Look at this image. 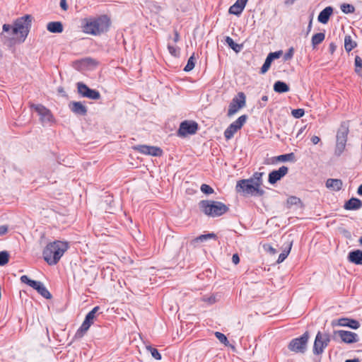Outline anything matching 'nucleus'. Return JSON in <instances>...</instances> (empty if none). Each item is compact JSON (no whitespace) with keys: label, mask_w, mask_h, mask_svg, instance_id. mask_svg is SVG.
Masks as SVG:
<instances>
[{"label":"nucleus","mask_w":362,"mask_h":362,"mask_svg":"<svg viewBox=\"0 0 362 362\" xmlns=\"http://www.w3.org/2000/svg\"><path fill=\"white\" fill-rule=\"evenodd\" d=\"M31 22L32 16L25 15L16 19L13 25L4 24L1 35L11 44L23 42L28 35Z\"/></svg>","instance_id":"nucleus-1"},{"label":"nucleus","mask_w":362,"mask_h":362,"mask_svg":"<svg viewBox=\"0 0 362 362\" xmlns=\"http://www.w3.org/2000/svg\"><path fill=\"white\" fill-rule=\"evenodd\" d=\"M263 175L264 173L256 172L250 179L238 181L236 191L243 195L262 196L264 194V190L262 189Z\"/></svg>","instance_id":"nucleus-2"},{"label":"nucleus","mask_w":362,"mask_h":362,"mask_svg":"<svg viewBox=\"0 0 362 362\" xmlns=\"http://www.w3.org/2000/svg\"><path fill=\"white\" fill-rule=\"evenodd\" d=\"M69 247L66 241L55 240L48 243L42 252L45 261L49 265L57 264Z\"/></svg>","instance_id":"nucleus-3"},{"label":"nucleus","mask_w":362,"mask_h":362,"mask_svg":"<svg viewBox=\"0 0 362 362\" xmlns=\"http://www.w3.org/2000/svg\"><path fill=\"white\" fill-rule=\"evenodd\" d=\"M83 31L85 33L98 35L107 30L110 21L106 16H101L95 19H85Z\"/></svg>","instance_id":"nucleus-4"},{"label":"nucleus","mask_w":362,"mask_h":362,"mask_svg":"<svg viewBox=\"0 0 362 362\" xmlns=\"http://www.w3.org/2000/svg\"><path fill=\"white\" fill-rule=\"evenodd\" d=\"M199 206L202 212L210 217L221 216L229 209L225 204L213 200H202Z\"/></svg>","instance_id":"nucleus-5"},{"label":"nucleus","mask_w":362,"mask_h":362,"mask_svg":"<svg viewBox=\"0 0 362 362\" xmlns=\"http://www.w3.org/2000/svg\"><path fill=\"white\" fill-rule=\"evenodd\" d=\"M309 334L305 332L302 336L292 339L288 348L291 351L303 354L306 351Z\"/></svg>","instance_id":"nucleus-6"},{"label":"nucleus","mask_w":362,"mask_h":362,"mask_svg":"<svg viewBox=\"0 0 362 362\" xmlns=\"http://www.w3.org/2000/svg\"><path fill=\"white\" fill-rule=\"evenodd\" d=\"M22 283L26 284L40 293L42 297L46 299H50L52 298L51 293L45 286V285L38 281L31 280L26 275H23L21 277Z\"/></svg>","instance_id":"nucleus-7"},{"label":"nucleus","mask_w":362,"mask_h":362,"mask_svg":"<svg viewBox=\"0 0 362 362\" xmlns=\"http://www.w3.org/2000/svg\"><path fill=\"white\" fill-rule=\"evenodd\" d=\"M330 336L329 334L318 332L316 334L313 345L314 354H322L324 351V349L328 346Z\"/></svg>","instance_id":"nucleus-8"},{"label":"nucleus","mask_w":362,"mask_h":362,"mask_svg":"<svg viewBox=\"0 0 362 362\" xmlns=\"http://www.w3.org/2000/svg\"><path fill=\"white\" fill-rule=\"evenodd\" d=\"M246 103V97L245 95L240 92L239 93L237 96L233 98L232 101L230 102L228 110V116L232 117L235 113H237L239 110L243 108L245 106Z\"/></svg>","instance_id":"nucleus-9"},{"label":"nucleus","mask_w":362,"mask_h":362,"mask_svg":"<svg viewBox=\"0 0 362 362\" xmlns=\"http://www.w3.org/2000/svg\"><path fill=\"white\" fill-rule=\"evenodd\" d=\"M247 117L245 115L239 117L235 122L231 123L224 132L225 138L227 140L233 137L234 134L240 130L246 122Z\"/></svg>","instance_id":"nucleus-10"},{"label":"nucleus","mask_w":362,"mask_h":362,"mask_svg":"<svg viewBox=\"0 0 362 362\" xmlns=\"http://www.w3.org/2000/svg\"><path fill=\"white\" fill-rule=\"evenodd\" d=\"M348 133H349L348 129H344V130L339 131L337 133V143H336V146H335V150H334V154L337 156H341L345 150L346 141H347Z\"/></svg>","instance_id":"nucleus-11"},{"label":"nucleus","mask_w":362,"mask_h":362,"mask_svg":"<svg viewBox=\"0 0 362 362\" xmlns=\"http://www.w3.org/2000/svg\"><path fill=\"white\" fill-rule=\"evenodd\" d=\"M77 88L78 93L83 97L92 100H98L100 98V94L98 90L89 88L83 83H78Z\"/></svg>","instance_id":"nucleus-12"},{"label":"nucleus","mask_w":362,"mask_h":362,"mask_svg":"<svg viewBox=\"0 0 362 362\" xmlns=\"http://www.w3.org/2000/svg\"><path fill=\"white\" fill-rule=\"evenodd\" d=\"M134 149L144 155L160 156L163 154V151L160 148L153 146L138 145L134 146Z\"/></svg>","instance_id":"nucleus-13"},{"label":"nucleus","mask_w":362,"mask_h":362,"mask_svg":"<svg viewBox=\"0 0 362 362\" xmlns=\"http://www.w3.org/2000/svg\"><path fill=\"white\" fill-rule=\"evenodd\" d=\"M198 129V125L195 122L185 121L180 124L178 134L185 136L188 134H194Z\"/></svg>","instance_id":"nucleus-14"},{"label":"nucleus","mask_w":362,"mask_h":362,"mask_svg":"<svg viewBox=\"0 0 362 362\" xmlns=\"http://www.w3.org/2000/svg\"><path fill=\"white\" fill-rule=\"evenodd\" d=\"M288 172V167L283 165L280 167L278 170H273L269 174L268 182L274 185L277 181L280 180L282 177H284Z\"/></svg>","instance_id":"nucleus-15"},{"label":"nucleus","mask_w":362,"mask_h":362,"mask_svg":"<svg viewBox=\"0 0 362 362\" xmlns=\"http://www.w3.org/2000/svg\"><path fill=\"white\" fill-rule=\"evenodd\" d=\"M40 117L42 122H51L53 119V115L49 110L42 105H35L32 106Z\"/></svg>","instance_id":"nucleus-16"},{"label":"nucleus","mask_w":362,"mask_h":362,"mask_svg":"<svg viewBox=\"0 0 362 362\" xmlns=\"http://www.w3.org/2000/svg\"><path fill=\"white\" fill-rule=\"evenodd\" d=\"M336 334H338L343 342L346 344H352L358 341L357 334L350 331L339 330Z\"/></svg>","instance_id":"nucleus-17"},{"label":"nucleus","mask_w":362,"mask_h":362,"mask_svg":"<svg viewBox=\"0 0 362 362\" xmlns=\"http://www.w3.org/2000/svg\"><path fill=\"white\" fill-rule=\"evenodd\" d=\"M69 107L76 115H86L87 113L86 107L81 102H71Z\"/></svg>","instance_id":"nucleus-18"},{"label":"nucleus","mask_w":362,"mask_h":362,"mask_svg":"<svg viewBox=\"0 0 362 362\" xmlns=\"http://www.w3.org/2000/svg\"><path fill=\"white\" fill-rule=\"evenodd\" d=\"M245 0H237L236 2L232 5L229 8V13L239 16L245 7Z\"/></svg>","instance_id":"nucleus-19"},{"label":"nucleus","mask_w":362,"mask_h":362,"mask_svg":"<svg viewBox=\"0 0 362 362\" xmlns=\"http://www.w3.org/2000/svg\"><path fill=\"white\" fill-rule=\"evenodd\" d=\"M326 187L332 191H339L343 185V182L340 179H327L325 183Z\"/></svg>","instance_id":"nucleus-20"},{"label":"nucleus","mask_w":362,"mask_h":362,"mask_svg":"<svg viewBox=\"0 0 362 362\" xmlns=\"http://www.w3.org/2000/svg\"><path fill=\"white\" fill-rule=\"evenodd\" d=\"M348 260L357 265H362V250H356L349 253Z\"/></svg>","instance_id":"nucleus-21"},{"label":"nucleus","mask_w":362,"mask_h":362,"mask_svg":"<svg viewBox=\"0 0 362 362\" xmlns=\"http://www.w3.org/2000/svg\"><path fill=\"white\" fill-rule=\"evenodd\" d=\"M333 13V8L331 6H327L324 8L319 14L317 20L320 23L326 24L330 16Z\"/></svg>","instance_id":"nucleus-22"},{"label":"nucleus","mask_w":362,"mask_h":362,"mask_svg":"<svg viewBox=\"0 0 362 362\" xmlns=\"http://www.w3.org/2000/svg\"><path fill=\"white\" fill-rule=\"evenodd\" d=\"M362 202L357 198H351L344 204V209L346 210H357L361 208Z\"/></svg>","instance_id":"nucleus-23"},{"label":"nucleus","mask_w":362,"mask_h":362,"mask_svg":"<svg viewBox=\"0 0 362 362\" xmlns=\"http://www.w3.org/2000/svg\"><path fill=\"white\" fill-rule=\"evenodd\" d=\"M47 29L52 33H62L63 32V25L60 21H52L47 24Z\"/></svg>","instance_id":"nucleus-24"},{"label":"nucleus","mask_w":362,"mask_h":362,"mask_svg":"<svg viewBox=\"0 0 362 362\" xmlns=\"http://www.w3.org/2000/svg\"><path fill=\"white\" fill-rule=\"evenodd\" d=\"M295 160V155L293 153H290L287 154L280 155L276 157L272 158V161L271 163H274L276 162H286V161H294Z\"/></svg>","instance_id":"nucleus-25"},{"label":"nucleus","mask_w":362,"mask_h":362,"mask_svg":"<svg viewBox=\"0 0 362 362\" xmlns=\"http://www.w3.org/2000/svg\"><path fill=\"white\" fill-rule=\"evenodd\" d=\"M339 325L340 326H346L352 329H356L360 327V324L355 320H349L346 318H342L339 320Z\"/></svg>","instance_id":"nucleus-26"},{"label":"nucleus","mask_w":362,"mask_h":362,"mask_svg":"<svg viewBox=\"0 0 362 362\" xmlns=\"http://www.w3.org/2000/svg\"><path fill=\"white\" fill-rule=\"evenodd\" d=\"M274 90L276 93H286L289 90V87L286 83L278 81L274 85Z\"/></svg>","instance_id":"nucleus-27"},{"label":"nucleus","mask_w":362,"mask_h":362,"mask_svg":"<svg viewBox=\"0 0 362 362\" xmlns=\"http://www.w3.org/2000/svg\"><path fill=\"white\" fill-rule=\"evenodd\" d=\"M357 44L354 41L350 35H346L344 37V48L348 52H351L356 47Z\"/></svg>","instance_id":"nucleus-28"},{"label":"nucleus","mask_w":362,"mask_h":362,"mask_svg":"<svg viewBox=\"0 0 362 362\" xmlns=\"http://www.w3.org/2000/svg\"><path fill=\"white\" fill-rule=\"evenodd\" d=\"M91 325L92 324L90 323L89 321H86V320H84L81 326L78 329L76 334L80 337H82L88 330Z\"/></svg>","instance_id":"nucleus-29"},{"label":"nucleus","mask_w":362,"mask_h":362,"mask_svg":"<svg viewBox=\"0 0 362 362\" xmlns=\"http://www.w3.org/2000/svg\"><path fill=\"white\" fill-rule=\"evenodd\" d=\"M325 35L323 33L315 34L312 37V45L313 47L321 43L325 40Z\"/></svg>","instance_id":"nucleus-30"},{"label":"nucleus","mask_w":362,"mask_h":362,"mask_svg":"<svg viewBox=\"0 0 362 362\" xmlns=\"http://www.w3.org/2000/svg\"><path fill=\"white\" fill-rule=\"evenodd\" d=\"M216 235L214 233H208V234L201 235L197 237L196 238H194L193 240V241L194 243H197L199 241L203 242V241H206L209 239H216Z\"/></svg>","instance_id":"nucleus-31"},{"label":"nucleus","mask_w":362,"mask_h":362,"mask_svg":"<svg viewBox=\"0 0 362 362\" xmlns=\"http://www.w3.org/2000/svg\"><path fill=\"white\" fill-rule=\"evenodd\" d=\"M292 244L293 243L291 242L288 245V247H287V250H284L279 255V257H278V259H277V262L278 263H281L282 262L284 261V259L288 257V255H289L290 253V251L291 250V247H292Z\"/></svg>","instance_id":"nucleus-32"},{"label":"nucleus","mask_w":362,"mask_h":362,"mask_svg":"<svg viewBox=\"0 0 362 362\" xmlns=\"http://www.w3.org/2000/svg\"><path fill=\"white\" fill-rule=\"evenodd\" d=\"M226 42L235 52H240L241 46L238 44L235 43L233 40L230 37L227 36L226 37Z\"/></svg>","instance_id":"nucleus-33"},{"label":"nucleus","mask_w":362,"mask_h":362,"mask_svg":"<svg viewBox=\"0 0 362 362\" xmlns=\"http://www.w3.org/2000/svg\"><path fill=\"white\" fill-rule=\"evenodd\" d=\"M195 62H196V59H195V57H194V54H193L188 59L187 63L186 66L184 68V71H186V72L192 71L194 68Z\"/></svg>","instance_id":"nucleus-34"},{"label":"nucleus","mask_w":362,"mask_h":362,"mask_svg":"<svg viewBox=\"0 0 362 362\" xmlns=\"http://www.w3.org/2000/svg\"><path fill=\"white\" fill-rule=\"evenodd\" d=\"M341 11L344 13H353L355 11V7L349 4H343L340 7Z\"/></svg>","instance_id":"nucleus-35"},{"label":"nucleus","mask_w":362,"mask_h":362,"mask_svg":"<svg viewBox=\"0 0 362 362\" xmlns=\"http://www.w3.org/2000/svg\"><path fill=\"white\" fill-rule=\"evenodd\" d=\"M355 71L360 76H362V59L359 56L355 57Z\"/></svg>","instance_id":"nucleus-36"},{"label":"nucleus","mask_w":362,"mask_h":362,"mask_svg":"<svg viewBox=\"0 0 362 362\" xmlns=\"http://www.w3.org/2000/svg\"><path fill=\"white\" fill-rule=\"evenodd\" d=\"M99 310V307L98 306H96L95 308H93L92 309V310H90L86 316V318L85 320H86V321H89L90 323L93 324V320L95 317V313L96 312Z\"/></svg>","instance_id":"nucleus-37"},{"label":"nucleus","mask_w":362,"mask_h":362,"mask_svg":"<svg viewBox=\"0 0 362 362\" xmlns=\"http://www.w3.org/2000/svg\"><path fill=\"white\" fill-rule=\"evenodd\" d=\"M9 259V254L6 251L0 252V266L6 264Z\"/></svg>","instance_id":"nucleus-38"},{"label":"nucleus","mask_w":362,"mask_h":362,"mask_svg":"<svg viewBox=\"0 0 362 362\" xmlns=\"http://www.w3.org/2000/svg\"><path fill=\"white\" fill-rule=\"evenodd\" d=\"M272 62V60L270 59V57H267L265 62L261 68L260 73L262 74H265L270 68Z\"/></svg>","instance_id":"nucleus-39"},{"label":"nucleus","mask_w":362,"mask_h":362,"mask_svg":"<svg viewBox=\"0 0 362 362\" xmlns=\"http://www.w3.org/2000/svg\"><path fill=\"white\" fill-rule=\"evenodd\" d=\"M147 350H148L150 351V353L151 354V356L156 360H160L161 359V355L158 352V351L155 349V348H153L150 346H147L146 347Z\"/></svg>","instance_id":"nucleus-40"},{"label":"nucleus","mask_w":362,"mask_h":362,"mask_svg":"<svg viewBox=\"0 0 362 362\" xmlns=\"http://www.w3.org/2000/svg\"><path fill=\"white\" fill-rule=\"evenodd\" d=\"M200 189L202 192L206 194H211L214 192L213 188L206 184H202L201 185Z\"/></svg>","instance_id":"nucleus-41"},{"label":"nucleus","mask_w":362,"mask_h":362,"mask_svg":"<svg viewBox=\"0 0 362 362\" xmlns=\"http://www.w3.org/2000/svg\"><path fill=\"white\" fill-rule=\"evenodd\" d=\"M287 204L290 206L292 205H300L301 204V201L298 197L292 196L288 198Z\"/></svg>","instance_id":"nucleus-42"},{"label":"nucleus","mask_w":362,"mask_h":362,"mask_svg":"<svg viewBox=\"0 0 362 362\" xmlns=\"http://www.w3.org/2000/svg\"><path fill=\"white\" fill-rule=\"evenodd\" d=\"M305 114V110L301 108L295 109L291 111V115L295 118H300L302 117Z\"/></svg>","instance_id":"nucleus-43"},{"label":"nucleus","mask_w":362,"mask_h":362,"mask_svg":"<svg viewBox=\"0 0 362 362\" xmlns=\"http://www.w3.org/2000/svg\"><path fill=\"white\" fill-rule=\"evenodd\" d=\"M215 336L216 337V338L222 343V344H224L225 345H227L228 344V341L227 339V337H226L225 334H223V333H221L219 332H215Z\"/></svg>","instance_id":"nucleus-44"},{"label":"nucleus","mask_w":362,"mask_h":362,"mask_svg":"<svg viewBox=\"0 0 362 362\" xmlns=\"http://www.w3.org/2000/svg\"><path fill=\"white\" fill-rule=\"evenodd\" d=\"M169 52L174 57H177L180 54V50L177 47L169 45L168 46Z\"/></svg>","instance_id":"nucleus-45"},{"label":"nucleus","mask_w":362,"mask_h":362,"mask_svg":"<svg viewBox=\"0 0 362 362\" xmlns=\"http://www.w3.org/2000/svg\"><path fill=\"white\" fill-rule=\"evenodd\" d=\"M282 54V51H278L274 52L269 53L267 57H270V59L273 61L275 59H279Z\"/></svg>","instance_id":"nucleus-46"},{"label":"nucleus","mask_w":362,"mask_h":362,"mask_svg":"<svg viewBox=\"0 0 362 362\" xmlns=\"http://www.w3.org/2000/svg\"><path fill=\"white\" fill-rule=\"evenodd\" d=\"M263 247L265 250L271 252L272 254L276 253V250L272 245L267 244V245H264Z\"/></svg>","instance_id":"nucleus-47"},{"label":"nucleus","mask_w":362,"mask_h":362,"mask_svg":"<svg viewBox=\"0 0 362 362\" xmlns=\"http://www.w3.org/2000/svg\"><path fill=\"white\" fill-rule=\"evenodd\" d=\"M8 232V226L6 225H0V235H3Z\"/></svg>","instance_id":"nucleus-48"},{"label":"nucleus","mask_w":362,"mask_h":362,"mask_svg":"<svg viewBox=\"0 0 362 362\" xmlns=\"http://www.w3.org/2000/svg\"><path fill=\"white\" fill-rule=\"evenodd\" d=\"M232 262L235 264H238L240 262V257L238 254H234L232 257Z\"/></svg>","instance_id":"nucleus-49"},{"label":"nucleus","mask_w":362,"mask_h":362,"mask_svg":"<svg viewBox=\"0 0 362 362\" xmlns=\"http://www.w3.org/2000/svg\"><path fill=\"white\" fill-rule=\"evenodd\" d=\"M293 57V49H290L289 51L284 55V59H290Z\"/></svg>","instance_id":"nucleus-50"},{"label":"nucleus","mask_w":362,"mask_h":362,"mask_svg":"<svg viewBox=\"0 0 362 362\" xmlns=\"http://www.w3.org/2000/svg\"><path fill=\"white\" fill-rule=\"evenodd\" d=\"M311 141L313 144H317L320 141V139L317 136H313L311 137Z\"/></svg>","instance_id":"nucleus-51"},{"label":"nucleus","mask_w":362,"mask_h":362,"mask_svg":"<svg viewBox=\"0 0 362 362\" xmlns=\"http://www.w3.org/2000/svg\"><path fill=\"white\" fill-rule=\"evenodd\" d=\"M60 6L63 10L66 11L67 9L66 1L61 0L60 1Z\"/></svg>","instance_id":"nucleus-52"},{"label":"nucleus","mask_w":362,"mask_h":362,"mask_svg":"<svg viewBox=\"0 0 362 362\" xmlns=\"http://www.w3.org/2000/svg\"><path fill=\"white\" fill-rule=\"evenodd\" d=\"M336 50V45L334 43L332 42L329 44V51L332 54H333Z\"/></svg>","instance_id":"nucleus-53"},{"label":"nucleus","mask_w":362,"mask_h":362,"mask_svg":"<svg viewBox=\"0 0 362 362\" xmlns=\"http://www.w3.org/2000/svg\"><path fill=\"white\" fill-rule=\"evenodd\" d=\"M180 40V35H179V33H177V31H175V37L173 38V42L175 43H177L178 41Z\"/></svg>","instance_id":"nucleus-54"},{"label":"nucleus","mask_w":362,"mask_h":362,"mask_svg":"<svg viewBox=\"0 0 362 362\" xmlns=\"http://www.w3.org/2000/svg\"><path fill=\"white\" fill-rule=\"evenodd\" d=\"M357 193L359 195L362 196V184L361 185H359V187H358Z\"/></svg>","instance_id":"nucleus-55"},{"label":"nucleus","mask_w":362,"mask_h":362,"mask_svg":"<svg viewBox=\"0 0 362 362\" xmlns=\"http://www.w3.org/2000/svg\"><path fill=\"white\" fill-rule=\"evenodd\" d=\"M345 362H360V361L358 358H354L346 360Z\"/></svg>","instance_id":"nucleus-56"},{"label":"nucleus","mask_w":362,"mask_h":362,"mask_svg":"<svg viewBox=\"0 0 362 362\" xmlns=\"http://www.w3.org/2000/svg\"><path fill=\"white\" fill-rule=\"evenodd\" d=\"M262 100L264 102H267L268 100V97L267 95H263L262 97Z\"/></svg>","instance_id":"nucleus-57"},{"label":"nucleus","mask_w":362,"mask_h":362,"mask_svg":"<svg viewBox=\"0 0 362 362\" xmlns=\"http://www.w3.org/2000/svg\"><path fill=\"white\" fill-rule=\"evenodd\" d=\"M358 242L362 245V236L359 238Z\"/></svg>","instance_id":"nucleus-58"},{"label":"nucleus","mask_w":362,"mask_h":362,"mask_svg":"<svg viewBox=\"0 0 362 362\" xmlns=\"http://www.w3.org/2000/svg\"><path fill=\"white\" fill-rule=\"evenodd\" d=\"M311 27V21L310 22V24H309V28Z\"/></svg>","instance_id":"nucleus-59"},{"label":"nucleus","mask_w":362,"mask_h":362,"mask_svg":"<svg viewBox=\"0 0 362 362\" xmlns=\"http://www.w3.org/2000/svg\"><path fill=\"white\" fill-rule=\"evenodd\" d=\"M86 61H91V59H86Z\"/></svg>","instance_id":"nucleus-60"},{"label":"nucleus","mask_w":362,"mask_h":362,"mask_svg":"<svg viewBox=\"0 0 362 362\" xmlns=\"http://www.w3.org/2000/svg\"><path fill=\"white\" fill-rule=\"evenodd\" d=\"M245 4H247V0H245Z\"/></svg>","instance_id":"nucleus-61"}]
</instances>
